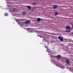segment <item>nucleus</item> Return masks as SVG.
Here are the masks:
<instances>
[{
  "mask_svg": "<svg viewBox=\"0 0 73 73\" xmlns=\"http://www.w3.org/2000/svg\"><path fill=\"white\" fill-rule=\"evenodd\" d=\"M71 34L72 36H73V33H71Z\"/></svg>",
  "mask_w": 73,
  "mask_h": 73,
  "instance_id": "nucleus-16",
  "label": "nucleus"
},
{
  "mask_svg": "<svg viewBox=\"0 0 73 73\" xmlns=\"http://www.w3.org/2000/svg\"><path fill=\"white\" fill-rule=\"evenodd\" d=\"M58 15V12L57 11H56L55 13V15L56 16V15Z\"/></svg>",
  "mask_w": 73,
  "mask_h": 73,
  "instance_id": "nucleus-9",
  "label": "nucleus"
},
{
  "mask_svg": "<svg viewBox=\"0 0 73 73\" xmlns=\"http://www.w3.org/2000/svg\"><path fill=\"white\" fill-rule=\"evenodd\" d=\"M37 21L38 22H40L41 21V19L40 18H38L37 19Z\"/></svg>",
  "mask_w": 73,
  "mask_h": 73,
  "instance_id": "nucleus-8",
  "label": "nucleus"
},
{
  "mask_svg": "<svg viewBox=\"0 0 73 73\" xmlns=\"http://www.w3.org/2000/svg\"><path fill=\"white\" fill-rule=\"evenodd\" d=\"M26 14V13L25 11L23 12L22 13V15H25Z\"/></svg>",
  "mask_w": 73,
  "mask_h": 73,
  "instance_id": "nucleus-11",
  "label": "nucleus"
},
{
  "mask_svg": "<svg viewBox=\"0 0 73 73\" xmlns=\"http://www.w3.org/2000/svg\"><path fill=\"white\" fill-rule=\"evenodd\" d=\"M27 8L29 9H31V6L29 5L27 6Z\"/></svg>",
  "mask_w": 73,
  "mask_h": 73,
  "instance_id": "nucleus-10",
  "label": "nucleus"
},
{
  "mask_svg": "<svg viewBox=\"0 0 73 73\" xmlns=\"http://www.w3.org/2000/svg\"><path fill=\"white\" fill-rule=\"evenodd\" d=\"M66 32L67 33L70 32V30H66Z\"/></svg>",
  "mask_w": 73,
  "mask_h": 73,
  "instance_id": "nucleus-13",
  "label": "nucleus"
},
{
  "mask_svg": "<svg viewBox=\"0 0 73 73\" xmlns=\"http://www.w3.org/2000/svg\"><path fill=\"white\" fill-rule=\"evenodd\" d=\"M7 15H8V14L7 13H5V16H7Z\"/></svg>",
  "mask_w": 73,
  "mask_h": 73,
  "instance_id": "nucleus-12",
  "label": "nucleus"
},
{
  "mask_svg": "<svg viewBox=\"0 0 73 73\" xmlns=\"http://www.w3.org/2000/svg\"><path fill=\"white\" fill-rule=\"evenodd\" d=\"M66 30H68L69 31H70V27L69 26H67L66 27Z\"/></svg>",
  "mask_w": 73,
  "mask_h": 73,
  "instance_id": "nucleus-4",
  "label": "nucleus"
},
{
  "mask_svg": "<svg viewBox=\"0 0 73 73\" xmlns=\"http://www.w3.org/2000/svg\"><path fill=\"white\" fill-rule=\"evenodd\" d=\"M58 38L60 40V41H62L63 40H64V38L62 37H61V36H59L58 37Z\"/></svg>",
  "mask_w": 73,
  "mask_h": 73,
  "instance_id": "nucleus-1",
  "label": "nucleus"
},
{
  "mask_svg": "<svg viewBox=\"0 0 73 73\" xmlns=\"http://www.w3.org/2000/svg\"><path fill=\"white\" fill-rule=\"evenodd\" d=\"M36 3H35V2H34V3H33V5H36Z\"/></svg>",
  "mask_w": 73,
  "mask_h": 73,
  "instance_id": "nucleus-14",
  "label": "nucleus"
},
{
  "mask_svg": "<svg viewBox=\"0 0 73 73\" xmlns=\"http://www.w3.org/2000/svg\"><path fill=\"white\" fill-rule=\"evenodd\" d=\"M66 62L67 64H69V63H70V62L69 61V59H66Z\"/></svg>",
  "mask_w": 73,
  "mask_h": 73,
  "instance_id": "nucleus-5",
  "label": "nucleus"
},
{
  "mask_svg": "<svg viewBox=\"0 0 73 73\" xmlns=\"http://www.w3.org/2000/svg\"><path fill=\"white\" fill-rule=\"evenodd\" d=\"M48 50H49L48 49L46 50L47 52L48 53H49V51H48Z\"/></svg>",
  "mask_w": 73,
  "mask_h": 73,
  "instance_id": "nucleus-15",
  "label": "nucleus"
},
{
  "mask_svg": "<svg viewBox=\"0 0 73 73\" xmlns=\"http://www.w3.org/2000/svg\"><path fill=\"white\" fill-rule=\"evenodd\" d=\"M24 20V19H20V20H21V21H23V20Z\"/></svg>",
  "mask_w": 73,
  "mask_h": 73,
  "instance_id": "nucleus-17",
  "label": "nucleus"
},
{
  "mask_svg": "<svg viewBox=\"0 0 73 73\" xmlns=\"http://www.w3.org/2000/svg\"><path fill=\"white\" fill-rule=\"evenodd\" d=\"M30 23L31 21H30V20H27L25 22V24L27 25V24H29Z\"/></svg>",
  "mask_w": 73,
  "mask_h": 73,
  "instance_id": "nucleus-2",
  "label": "nucleus"
},
{
  "mask_svg": "<svg viewBox=\"0 0 73 73\" xmlns=\"http://www.w3.org/2000/svg\"><path fill=\"white\" fill-rule=\"evenodd\" d=\"M54 63H55V64H56V62L55 61V62L54 61Z\"/></svg>",
  "mask_w": 73,
  "mask_h": 73,
  "instance_id": "nucleus-18",
  "label": "nucleus"
},
{
  "mask_svg": "<svg viewBox=\"0 0 73 73\" xmlns=\"http://www.w3.org/2000/svg\"><path fill=\"white\" fill-rule=\"evenodd\" d=\"M57 6L56 5H54L53 6V9H57Z\"/></svg>",
  "mask_w": 73,
  "mask_h": 73,
  "instance_id": "nucleus-7",
  "label": "nucleus"
},
{
  "mask_svg": "<svg viewBox=\"0 0 73 73\" xmlns=\"http://www.w3.org/2000/svg\"><path fill=\"white\" fill-rule=\"evenodd\" d=\"M17 8H12L11 10L12 11H13L14 12L15 11H17Z\"/></svg>",
  "mask_w": 73,
  "mask_h": 73,
  "instance_id": "nucleus-6",
  "label": "nucleus"
},
{
  "mask_svg": "<svg viewBox=\"0 0 73 73\" xmlns=\"http://www.w3.org/2000/svg\"><path fill=\"white\" fill-rule=\"evenodd\" d=\"M57 59L58 60H60L61 58V56L60 54H58L56 56Z\"/></svg>",
  "mask_w": 73,
  "mask_h": 73,
  "instance_id": "nucleus-3",
  "label": "nucleus"
}]
</instances>
